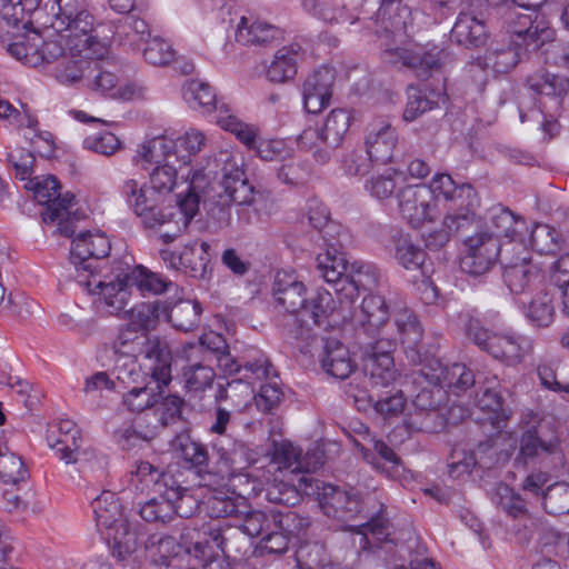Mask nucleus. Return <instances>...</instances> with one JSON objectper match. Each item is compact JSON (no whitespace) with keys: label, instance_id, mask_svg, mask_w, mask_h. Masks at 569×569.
Wrapping results in <instances>:
<instances>
[{"label":"nucleus","instance_id":"obj_45","mask_svg":"<svg viewBox=\"0 0 569 569\" xmlns=\"http://www.w3.org/2000/svg\"><path fill=\"white\" fill-rule=\"evenodd\" d=\"M527 86L536 93L561 98L569 92V78L539 70L527 78Z\"/></svg>","mask_w":569,"mask_h":569},{"label":"nucleus","instance_id":"obj_39","mask_svg":"<svg viewBox=\"0 0 569 569\" xmlns=\"http://www.w3.org/2000/svg\"><path fill=\"white\" fill-rule=\"evenodd\" d=\"M174 148L173 139L166 136L153 137L139 147L134 160L154 167L170 163V159L174 157Z\"/></svg>","mask_w":569,"mask_h":569},{"label":"nucleus","instance_id":"obj_56","mask_svg":"<svg viewBox=\"0 0 569 569\" xmlns=\"http://www.w3.org/2000/svg\"><path fill=\"white\" fill-rule=\"evenodd\" d=\"M301 450L292 443L282 441L274 445L273 462L280 476L299 478L301 465L299 462Z\"/></svg>","mask_w":569,"mask_h":569},{"label":"nucleus","instance_id":"obj_41","mask_svg":"<svg viewBox=\"0 0 569 569\" xmlns=\"http://www.w3.org/2000/svg\"><path fill=\"white\" fill-rule=\"evenodd\" d=\"M184 405L182 398L176 395L161 397L158 403L154 405L152 411H147L143 415H150L149 425L154 427V435L157 436L160 429L174 423L181 418V410Z\"/></svg>","mask_w":569,"mask_h":569},{"label":"nucleus","instance_id":"obj_38","mask_svg":"<svg viewBox=\"0 0 569 569\" xmlns=\"http://www.w3.org/2000/svg\"><path fill=\"white\" fill-rule=\"evenodd\" d=\"M167 312L163 313L172 326L180 331H192L196 329L200 321L202 308L197 301L179 300L173 305L166 302Z\"/></svg>","mask_w":569,"mask_h":569},{"label":"nucleus","instance_id":"obj_23","mask_svg":"<svg viewBox=\"0 0 569 569\" xmlns=\"http://www.w3.org/2000/svg\"><path fill=\"white\" fill-rule=\"evenodd\" d=\"M315 479L311 476L302 475L295 477L276 476L273 481L266 489L268 501L284 507L297 506L303 495L313 493Z\"/></svg>","mask_w":569,"mask_h":569},{"label":"nucleus","instance_id":"obj_60","mask_svg":"<svg viewBox=\"0 0 569 569\" xmlns=\"http://www.w3.org/2000/svg\"><path fill=\"white\" fill-rule=\"evenodd\" d=\"M183 98L187 103L194 110H202L209 112L219 106L216 100V94L211 87L200 80H191L183 91Z\"/></svg>","mask_w":569,"mask_h":569},{"label":"nucleus","instance_id":"obj_50","mask_svg":"<svg viewBox=\"0 0 569 569\" xmlns=\"http://www.w3.org/2000/svg\"><path fill=\"white\" fill-rule=\"evenodd\" d=\"M491 499L499 510L515 519H522L529 516L526 501L507 485L499 483Z\"/></svg>","mask_w":569,"mask_h":569},{"label":"nucleus","instance_id":"obj_6","mask_svg":"<svg viewBox=\"0 0 569 569\" xmlns=\"http://www.w3.org/2000/svg\"><path fill=\"white\" fill-rule=\"evenodd\" d=\"M561 458V439L553 422L541 420L521 435L517 459L548 467L550 461L560 462Z\"/></svg>","mask_w":569,"mask_h":569},{"label":"nucleus","instance_id":"obj_25","mask_svg":"<svg viewBox=\"0 0 569 569\" xmlns=\"http://www.w3.org/2000/svg\"><path fill=\"white\" fill-rule=\"evenodd\" d=\"M447 201L450 204L443 224L451 231H459L473 220L480 207L479 197L470 184L459 186V189Z\"/></svg>","mask_w":569,"mask_h":569},{"label":"nucleus","instance_id":"obj_54","mask_svg":"<svg viewBox=\"0 0 569 569\" xmlns=\"http://www.w3.org/2000/svg\"><path fill=\"white\" fill-rule=\"evenodd\" d=\"M305 12L327 23H340L348 19L345 4L337 0H301Z\"/></svg>","mask_w":569,"mask_h":569},{"label":"nucleus","instance_id":"obj_48","mask_svg":"<svg viewBox=\"0 0 569 569\" xmlns=\"http://www.w3.org/2000/svg\"><path fill=\"white\" fill-rule=\"evenodd\" d=\"M92 508L98 526L112 529L120 521L124 520L121 518V506L119 500L111 491H103L99 497H97L92 501Z\"/></svg>","mask_w":569,"mask_h":569},{"label":"nucleus","instance_id":"obj_47","mask_svg":"<svg viewBox=\"0 0 569 569\" xmlns=\"http://www.w3.org/2000/svg\"><path fill=\"white\" fill-rule=\"evenodd\" d=\"M439 94L413 86L408 87V101L403 111V120L415 121L417 118L438 106Z\"/></svg>","mask_w":569,"mask_h":569},{"label":"nucleus","instance_id":"obj_40","mask_svg":"<svg viewBox=\"0 0 569 569\" xmlns=\"http://www.w3.org/2000/svg\"><path fill=\"white\" fill-rule=\"evenodd\" d=\"M71 33L58 32L53 38L44 40L42 38L41 53H30L28 58L29 67H40L44 63L54 61H62V59L70 52Z\"/></svg>","mask_w":569,"mask_h":569},{"label":"nucleus","instance_id":"obj_52","mask_svg":"<svg viewBox=\"0 0 569 569\" xmlns=\"http://www.w3.org/2000/svg\"><path fill=\"white\" fill-rule=\"evenodd\" d=\"M150 415H142L134 419L131 426H126L114 431L117 442L123 448L129 449L136 446L137 441H150L154 435V427L149 425Z\"/></svg>","mask_w":569,"mask_h":569},{"label":"nucleus","instance_id":"obj_10","mask_svg":"<svg viewBox=\"0 0 569 569\" xmlns=\"http://www.w3.org/2000/svg\"><path fill=\"white\" fill-rule=\"evenodd\" d=\"M194 536H199L196 529L186 528L181 533V540L187 546V551L192 553L203 565H207L214 558L216 550H220L223 555H228L231 551H241L240 546H237L240 532L233 530L232 527L226 529L211 528L208 532V538L202 540L197 539L193 541Z\"/></svg>","mask_w":569,"mask_h":569},{"label":"nucleus","instance_id":"obj_1","mask_svg":"<svg viewBox=\"0 0 569 569\" xmlns=\"http://www.w3.org/2000/svg\"><path fill=\"white\" fill-rule=\"evenodd\" d=\"M131 483L141 491L151 490L156 496L140 507V516L148 522H168L174 515L189 518L197 501L189 490L180 486L173 475L160 471L148 461H140L132 472Z\"/></svg>","mask_w":569,"mask_h":569},{"label":"nucleus","instance_id":"obj_30","mask_svg":"<svg viewBox=\"0 0 569 569\" xmlns=\"http://www.w3.org/2000/svg\"><path fill=\"white\" fill-rule=\"evenodd\" d=\"M378 281V271L375 266L365 262H353L348 266V274L345 278V284L337 289V295L341 303L343 300L352 302L360 290H368L376 286Z\"/></svg>","mask_w":569,"mask_h":569},{"label":"nucleus","instance_id":"obj_28","mask_svg":"<svg viewBox=\"0 0 569 569\" xmlns=\"http://www.w3.org/2000/svg\"><path fill=\"white\" fill-rule=\"evenodd\" d=\"M398 143V134L395 128L388 122H380L372 126L366 137L367 154L376 164H386L393 158Z\"/></svg>","mask_w":569,"mask_h":569},{"label":"nucleus","instance_id":"obj_35","mask_svg":"<svg viewBox=\"0 0 569 569\" xmlns=\"http://www.w3.org/2000/svg\"><path fill=\"white\" fill-rule=\"evenodd\" d=\"M167 312L166 302L154 300L152 302H142L129 310H124L122 316L128 319V328L139 332L154 329L159 319Z\"/></svg>","mask_w":569,"mask_h":569},{"label":"nucleus","instance_id":"obj_58","mask_svg":"<svg viewBox=\"0 0 569 569\" xmlns=\"http://www.w3.org/2000/svg\"><path fill=\"white\" fill-rule=\"evenodd\" d=\"M248 375L243 378L232 379L223 385H219L216 400H231L232 405L237 408L246 407L253 399V388L247 380Z\"/></svg>","mask_w":569,"mask_h":569},{"label":"nucleus","instance_id":"obj_63","mask_svg":"<svg viewBox=\"0 0 569 569\" xmlns=\"http://www.w3.org/2000/svg\"><path fill=\"white\" fill-rule=\"evenodd\" d=\"M399 176L398 170L386 168L382 172L375 173L366 182V189L372 197L379 200L389 199L393 196L398 187L397 178Z\"/></svg>","mask_w":569,"mask_h":569},{"label":"nucleus","instance_id":"obj_36","mask_svg":"<svg viewBox=\"0 0 569 569\" xmlns=\"http://www.w3.org/2000/svg\"><path fill=\"white\" fill-rule=\"evenodd\" d=\"M277 34L278 30L274 26L253 17H241L234 38L241 44H261L273 40Z\"/></svg>","mask_w":569,"mask_h":569},{"label":"nucleus","instance_id":"obj_55","mask_svg":"<svg viewBox=\"0 0 569 569\" xmlns=\"http://www.w3.org/2000/svg\"><path fill=\"white\" fill-rule=\"evenodd\" d=\"M204 506L211 518H237L243 513L240 507H246V503L240 498L217 491L207 498Z\"/></svg>","mask_w":569,"mask_h":569},{"label":"nucleus","instance_id":"obj_13","mask_svg":"<svg viewBox=\"0 0 569 569\" xmlns=\"http://www.w3.org/2000/svg\"><path fill=\"white\" fill-rule=\"evenodd\" d=\"M503 281L511 293L516 296L532 293L541 289L543 274L528 253L502 258Z\"/></svg>","mask_w":569,"mask_h":569},{"label":"nucleus","instance_id":"obj_43","mask_svg":"<svg viewBox=\"0 0 569 569\" xmlns=\"http://www.w3.org/2000/svg\"><path fill=\"white\" fill-rule=\"evenodd\" d=\"M218 453L228 476L248 468L256 460V453L242 440H233L229 447H220Z\"/></svg>","mask_w":569,"mask_h":569},{"label":"nucleus","instance_id":"obj_16","mask_svg":"<svg viewBox=\"0 0 569 569\" xmlns=\"http://www.w3.org/2000/svg\"><path fill=\"white\" fill-rule=\"evenodd\" d=\"M343 319L359 328L369 337L379 336L386 329L392 327L390 323V310L386 299L379 295H368L362 299L358 310L350 317Z\"/></svg>","mask_w":569,"mask_h":569},{"label":"nucleus","instance_id":"obj_49","mask_svg":"<svg viewBox=\"0 0 569 569\" xmlns=\"http://www.w3.org/2000/svg\"><path fill=\"white\" fill-rule=\"evenodd\" d=\"M525 312L532 326L548 327L555 318L552 295L546 289H539L538 293L529 301Z\"/></svg>","mask_w":569,"mask_h":569},{"label":"nucleus","instance_id":"obj_15","mask_svg":"<svg viewBox=\"0 0 569 569\" xmlns=\"http://www.w3.org/2000/svg\"><path fill=\"white\" fill-rule=\"evenodd\" d=\"M399 211L413 228L437 216V201L427 186H409L399 192Z\"/></svg>","mask_w":569,"mask_h":569},{"label":"nucleus","instance_id":"obj_64","mask_svg":"<svg viewBox=\"0 0 569 569\" xmlns=\"http://www.w3.org/2000/svg\"><path fill=\"white\" fill-rule=\"evenodd\" d=\"M528 240L531 248L540 254L555 253L559 249V233L549 224H535Z\"/></svg>","mask_w":569,"mask_h":569},{"label":"nucleus","instance_id":"obj_34","mask_svg":"<svg viewBox=\"0 0 569 569\" xmlns=\"http://www.w3.org/2000/svg\"><path fill=\"white\" fill-rule=\"evenodd\" d=\"M302 58L301 47L290 44L279 49L267 69V78L271 82L282 83L297 74L298 62Z\"/></svg>","mask_w":569,"mask_h":569},{"label":"nucleus","instance_id":"obj_33","mask_svg":"<svg viewBox=\"0 0 569 569\" xmlns=\"http://www.w3.org/2000/svg\"><path fill=\"white\" fill-rule=\"evenodd\" d=\"M210 244L206 241L193 240L183 246L178 262L192 278L203 279L209 271L211 259Z\"/></svg>","mask_w":569,"mask_h":569},{"label":"nucleus","instance_id":"obj_7","mask_svg":"<svg viewBox=\"0 0 569 569\" xmlns=\"http://www.w3.org/2000/svg\"><path fill=\"white\" fill-rule=\"evenodd\" d=\"M58 11L51 27L57 32L71 33V50H89L88 41L96 38L91 34L94 18L88 10L87 0H56Z\"/></svg>","mask_w":569,"mask_h":569},{"label":"nucleus","instance_id":"obj_3","mask_svg":"<svg viewBox=\"0 0 569 569\" xmlns=\"http://www.w3.org/2000/svg\"><path fill=\"white\" fill-rule=\"evenodd\" d=\"M272 296L277 306L297 316L301 325L308 329L325 323L335 310L332 295L327 290L319 289L308 298L306 284L292 269L276 272Z\"/></svg>","mask_w":569,"mask_h":569},{"label":"nucleus","instance_id":"obj_5","mask_svg":"<svg viewBox=\"0 0 569 569\" xmlns=\"http://www.w3.org/2000/svg\"><path fill=\"white\" fill-rule=\"evenodd\" d=\"M30 189L33 190L34 199L46 206L41 212L42 220L58 222V230L61 234L73 237L76 228L71 219V208L74 203V196L70 192L61 194L60 184L56 177L48 176L42 179L30 181ZM76 213L73 212V217Z\"/></svg>","mask_w":569,"mask_h":569},{"label":"nucleus","instance_id":"obj_62","mask_svg":"<svg viewBox=\"0 0 569 569\" xmlns=\"http://www.w3.org/2000/svg\"><path fill=\"white\" fill-rule=\"evenodd\" d=\"M223 192L219 193L218 203L228 207L230 203L239 206L249 204L253 199L252 188L249 186L246 177L238 180H222Z\"/></svg>","mask_w":569,"mask_h":569},{"label":"nucleus","instance_id":"obj_59","mask_svg":"<svg viewBox=\"0 0 569 569\" xmlns=\"http://www.w3.org/2000/svg\"><path fill=\"white\" fill-rule=\"evenodd\" d=\"M113 553L119 559L132 555L140 545V533L136 526H131L127 520L120 521L112 528Z\"/></svg>","mask_w":569,"mask_h":569},{"label":"nucleus","instance_id":"obj_19","mask_svg":"<svg viewBox=\"0 0 569 569\" xmlns=\"http://www.w3.org/2000/svg\"><path fill=\"white\" fill-rule=\"evenodd\" d=\"M318 492V502L323 513L329 518L347 520L360 511V496L353 490H345L332 485L313 482V491Z\"/></svg>","mask_w":569,"mask_h":569},{"label":"nucleus","instance_id":"obj_37","mask_svg":"<svg viewBox=\"0 0 569 569\" xmlns=\"http://www.w3.org/2000/svg\"><path fill=\"white\" fill-rule=\"evenodd\" d=\"M152 381L142 387H132L127 393L123 395V405L132 412H144L146 410H153L154 405L162 397V386L164 383L156 380L150 375Z\"/></svg>","mask_w":569,"mask_h":569},{"label":"nucleus","instance_id":"obj_32","mask_svg":"<svg viewBox=\"0 0 569 569\" xmlns=\"http://www.w3.org/2000/svg\"><path fill=\"white\" fill-rule=\"evenodd\" d=\"M488 30L485 22L476 16L460 12L451 29V39L466 48H478L487 41Z\"/></svg>","mask_w":569,"mask_h":569},{"label":"nucleus","instance_id":"obj_29","mask_svg":"<svg viewBox=\"0 0 569 569\" xmlns=\"http://www.w3.org/2000/svg\"><path fill=\"white\" fill-rule=\"evenodd\" d=\"M385 59L390 62H397V57L401 63L411 69L418 78L427 79L435 70L440 67V51L432 49L430 51L395 49L385 51Z\"/></svg>","mask_w":569,"mask_h":569},{"label":"nucleus","instance_id":"obj_31","mask_svg":"<svg viewBox=\"0 0 569 569\" xmlns=\"http://www.w3.org/2000/svg\"><path fill=\"white\" fill-rule=\"evenodd\" d=\"M320 362L327 375L340 380L348 378L356 368L348 348L337 339L326 340Z\"/></svg>","mask_w":569,"mask_h":569},{"label":"nucleus","instance_id":"obj_22","mask_svg":"<svg viewBox=\"0 0 569 569\" xmlns=\"http://www.w3.org/2000/svg\"><path fill=\"white\" fill-rule=\"evenodd\" d=\"M488 234L499 238H507L510 243L506 246L515 251L516 246L525 247L527 241V223L523 219L516 217L509 209L503 207H493L488 213Z\"/></svg>","mask_w":569,"mask_h":569},{"label":"nucleus","instance_id":"obj_24","mask_svg":"<svg viewBox=\"0 0 569 569\" xmlns=\"http://www.w3.org/2000/svg\"><path fill=\"white\" fill-rule=\"evenodd\" d=\"M333 81V70L329 67L315 70L305 80L302 86L303 106L309 113H319L329 104Z\"/></svg>","mask_w":569,"mask_h":569},{"label":"nucleus","instance_id":"obj_18","mask_svg":"<svg viewBox=\"0 0 569 569\" xmlns=\"http://www.w3.org/2000/svg\"><path fill=\"white\" fill-rule=\"evenodd\" d=\"M421 375L433 387L440 390L459 396L475 385V375L463 363L443 366L438 360L433 365L421 370Z\"/></svg>","mask_w":569,"mask_h":569},{"label":"nucleus","instance_id":"obj_26","mask_svg":"<svg viewBox=\"0 0 569 569\" xmlns=\"http://www.w3.org/2000/svg\"><path fill=\"white\" fill-rule=\"evenodd\" d=\"M443 392L439 387L433 389L422 388L415 397L412 405L415 412L409 415L408 427L423 432H432L436 429L433 420L439 418L437 408L440 405Z\"/></svg>","mask_w":569,"mask_h":569},{"label":"nucleus","instance_id":"obj_4","mask_svg":"<svg viewBox=\"0 0 569 569\" xmlns=\"http://www.w3.org/2000/svg\"><path fill=\"white\" fill-rule=\"evenodd\" d=\"M467 337L480 349L508 366L519 365L532 351V342L523 336L510 332H491L478 320L467 325Z\"/></svg>","mask_w":569,"mask_h":569},{"label":"nucleus","instance_id":"obj_14","mask_svg":"<svg viewBox=\"0 0 569 569\" xmlns=\"http://www.w3.org/2000/svg\"><path fill=\"white\" fill-rule=\"evenodd\" d=\"M466 246L467 253L461 260V269L471 276L487 273L496 264L500 251H510L509 248L502 249L499 240L488 232L468 238Z\"/></svg>","mask_w":569,"mask_h":569},{"label":"nucleus","instance_id":"obj_51","mask_svg":"<svg viewBox=\"0 0 569 569\" xmlns=\"http://www.w3.org/2000/svg\"><path fill=\"white\" fill-rule=\"evenodd\" d=\"M365 373L372 387H388L398 376L393 357H365Z\"/></svg>","mask_w":569,"mask_h":569},{"label":"nucleus","instance_id":"obj_44","mask_svg":"<svg viewBox=\"0 0 569 569\" xmlns=\"http://www.w3.org/2000/svg\"><path fill=\"white\" fill-rule=\"evenodd\" d=\"M350 127V114L346 109L337 108L326 117L320 128L325 146L333 150L338 148Z\"/></svg>","mask_w":569,"mask_h":569},{"label":"nucleus","instance_id":"obj_2","mask_svg":"<svg viewBox=\"0 0 569 569\" xmlns=\"http://www.w3.org/2000/svg\"><path fill=\"white\" fill-rule=\"evenodd\" d=\"M112 349L118 356L114 370L117 379L123 383L137 382L141 376L139 358L149 361L144 363L147 375L156 380L169 385L171 381V353L166 342L158 338H150L146 332H138L131 328L120 331L114 339Z\"/></svg>","mask_w":569,"mask_h":569},{"label":"nucleus","instance_id":"obj_11","mask_svg":"<svg viewBox=\"0 0 569 569\" xmlns=\"http://www.w3.org/2000/svg\"><path fill=\"white\" fill-rule=\"evenodd\" d=\"M87 47L90 50L70 49V52L58 63L54 76L59 82L64 84L82 82L86 87L94 59L103 58L109 52L108 46L96 38H91Z\"/></svg>","mask_w":569,"mask_h":569},{"label":"nucleus","instance_id":"obj_53","mask_svg":"<svg viewBox=\"0 0 569 569\" xmlns=\"http://www.w3.org/2000/svg\"><path fill=\"white\" fill-rule=\"evenodd\" d=\"M396 327V333L398 340L409 347H415L422 339V328L418 321L416 315L405 308L395 313V322L390 329Z\"/></svg>","mask_w":569,"mask_h":569},{"label":"nucleus","instance_id":"obj_61","mask_svg":"<svg viewBox=\"0 0 569 569\" xmlns=\"http://www.w3.org/2000/svg\"><path fill=\"white\" fill-rule=\"evenodd\" d=\"M300 150L312 152L316 161L326 163L330 159V148L325 146L323 134L319 127H307L296 139Z\"/></svg>","mask_w":569,"mask_h":569},{"label":"nucleus","instance_id":"obj_17","mask_svg":"<svg viewBox=\"0 0 569 569\" xmlns=\"http://www.w3.org/2000/svg\"><path fill=\"white\" fill-rule=\"evenodd\" d=\"M121 194L147 228H160L172 217V213H164L158 208L157 200L134 179L123 182Z\"/></svg>","mask_w":569,"mask_h":569},{"label":"nucleus","instance_id":"obj_57","mask_svg":"<svg viewBox=\"0 0 569 569\" xmlns=\"http://www.w3.org/2000/svg\"><path fill=\"white\" fill-rule=\"evenodd\" d=\"M182 378L188 392L199 393L212 386L216 372L210 366L196 361L182 368Z\"/></svg>","mask_w":569,"mask_h":569},{"label":"nucleus","instance_id":"obj_8","mask_svg":"<svg viewBox=\"0 0 569 569\" xmlns=\"http://www.w3.org/2000/svg\"><path fill=\"white\" fill-rule=\"evenodd\" d=\"M76 280L89 293L98 297L96 303L99 310L111 316H120L126 310L133 287L129 274H119L116 280L108 282L97 274H77Z\"/></svg>","mask_w":569,"mask_h":569},{"label":"nucleus","instance_id":"obj_9","mask_svg":"<svg viewBox=\"0 0 569 569\" xmlns=\"http://www.w3.org/2000/svg\"><path fill=\"white\" fill-rule=\"evenodd\" d=\"M86 87L94 92L122 101L140 97L141 89L132 82H121L120 66L107 58L93 61Z\"/></svg>","mask_w":569,"mask_h":569},{"label":"nucleus","instance_id":"obj_12","mask_svg":"<svg viewBox=\"0 0 569 569\" xmlns=\"http://www.w3.org/2000/svg\"><path fill=\"white\" fill-rule=\"evenodd\" d=\"M110 249V241L102 232H81L74 237L70 249V261L77 274H94L99 261L109 254Z\"/></svg>","mask_w":569,"mask_h":569},{"label":"nucleus","instance_id":"obj_21","mask_svg":"<svg viewBox=\"0 0 569 569\" xmlns=\"http://www.w3.org/2000/svg\"><path fill=\"white\" fill-rule=\"evenodd\" d=\"M272 527L260 540V549L267 553L281 555L289 546V535L302 529L303 520L295 511L272 510Z\"/></svg>","mask_w":569,"mask_h":569},{"label":"nucleus","instance_id":"obj_42","mask_svg":"<svg viewBox=\"0 0 569 569\" xmlns=\"http://www.w3.org/2000/svg\"><path fill=\"white\" fill-rule=\"evenodd\" d=\"M58 438L53 447H57V453L66 463L77 462L81 447L80 431L71 420H60L57 425Z\"/></svg>","mask_w":569,"mask_h":569},{"label":"nucleus","instance_id":"obj_20","mask_svg":"<svg viewBox=\"0 0 569 569\" xmlns=\"http://www.w3.org/2000/svg\"><path fill=\"white\" fill-rule=\"evenodd\" d=\"M506 20L508 31L532 49H539L553 38V30L545 19L539 18L537 12L521 13L511 10L508 12Z\"/></svg>","mask_w":569,"mask_h":569},{"label":"nucleus","instance_id":"obj_46","mask_svg":"<svg viewBox=\"0 0 569 569\" xmlns=\"http://www.w3.org/2000/svg\"><path fill=\"white\" fill-rule=\"evenodd\" d=\"M216 122L220 128L233 133L247 147H254V129L233 114L229 106L221 103L216 108Z\"/></svg>","mask_w":569,"mask_h":569},{"label":"nucleus","instance_id":"obj_27","mask_svg":"<svg viewBox=\"0 0 569 569\" xmlns=\"http://www.w3.org/2000/svg\"><path fill=\"white\" fill-rule=\"evenodd\" d=\"M520 44L512 39L495 40L483 56L478 58V66L491 69L496 73H507L512 70L520 59Z\"/></svg>","mask_w":569,"mask_h":569}]
</instances>
